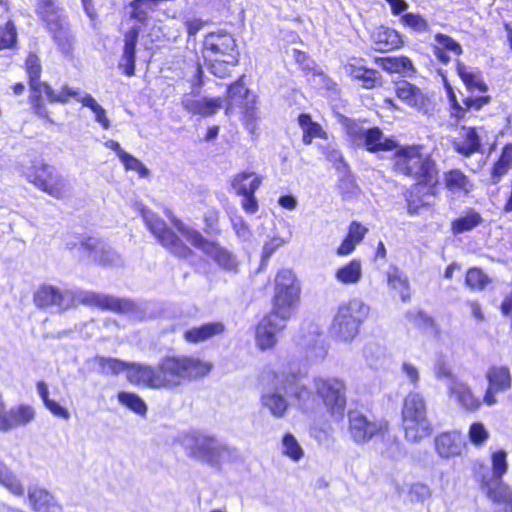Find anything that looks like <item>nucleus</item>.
Listing matches in <instances>:
<instances>
[{
	"mask_svg": "<svg viewBox=\"0 0 512 512\" xmlns=\"http://www.w3.org/2000/svg\"><path fill=\"white\" fill-rule=\"evenodd\" d=\"M163 389H174L185 381L203 378L212 365L190 356H166L159 361Z\"/></svg>",
	"mask_w": 512,
	"mask_h": 512,
	"instance_id": "nucleus-1",
	"label": "nucleus"
},
{
	"mask_svg": "<svg viewBox=\"0 0 512 512\" xmlns=\"http://www.w3.org/2000/svg\"><path fill=\"white\" fill-rule=\"evenodd\" d=\"M394 169L418 183L432 184L437 181L436 164L420 145L399 148L394 155Z\"/></svg>",
	"mask_w": 512,
	"mask_h": 512,
	"instance_id": "nucleus-2",
	"label": "nucleus"
},
{
	"mask_svg": "<svg viewBox=\"0 0 512 512\" xmlns=\"http://www.w3.org/2000/svg\"><path fill=\"white\" fill-rule=\"evenodd\" d=\"M402 425L405 438L409 442H420L432 433V423L427 417L426 401L420 393L411 392L404 398Z\"/></svg>",
	"mask_w": 512,
	"mask_h": 512,
	"instance_id": "nucleus-3",
	"label": "nucleus"
},
{
	"mask_svg": "<svg viewBox=\"0 0 512 512\" xmlns=\"http://www.w3.org/2000/svg\"><path fill=\"white\" fill-rule=\"evenodd\" d=\"M368 313L369 307L361 300L354 299L340 305L330 328L331 336L344 342L353 340Z\"/></svg>",
	"mask_w": 512,
	"mask_h": 512,
	"instance_id": "nucleus-4",
	"label": "nucleus"
},
{
	"mask_svg": "<svg viewBox=\"0 0 512 512\" xmlns=\"http://www.w3.org/2000/svg\"><path fill=\"white\" fill-rule=\"evenodd\" d=\"M146 227L157 238L159 243L166 248L171 254L179 258H188L193 254V251L175 234V232L168 228L165 221L157 214L147 209L142 204L137 206Z\"/></svg>",
	"mask_w": 512,
	"mask_h": 512,
	"instance_id": "nucleus-5",
	"label": "nucleus"
},
{
	"mask_svg": "<svg viewBox=\"0 0 512 512\" xmlns=\"http://www.w3.org/2000/svg\"><path fill=\"white\" fill-rule=\"evenodd\" d=\"M171 222L187 241L211 257L220 267L228 271H233L237 268L236 258L231 252L217 243L208 241L199 231L186 226L181 220L173 217Z\"/></svg>",
	"mask_w": 512,
	"mask_h": 512,
	"instance_id": "nucleus-6",
	"label": "nucleus"
},
{
	"mask_svg": "<svg viewBox=\"0 0 512 512\" xmlns=\"http://www.w3.org/2000/svg\"><path fill=\"white\" fill-rule=\"evenodd\" d=\"M313 389L316 391L321 407L336 418L343 416L346 408V385L338 378L316 377L313 379Z\"/></svg>",
	"mask_w": 512,
	"mask_h": 512,
	"instance_id": "nucleus-7",
	"label": "nucleus"
},
{
	"mask_svg": "<svg viewBox=\"0 0 512 512\" xmlns=\"http://www.w3.org/2000/svg\"><path fill=\"white\" fill-rule=\"evenodd\" d=\"M27 179L38 189L57 199H63L69 192L68 180L55 167L46 163L34 165L28 171Z\"/></svg>",
	"mask_w": 512,
	"mask_h": 512,
	"instance_id": "nucleus-8",
	"label": "nucleus"
},
{
	"mask_svg": "<svg viewBox=\"0 0 512 512\" xmlns=\"http://www.w3.org/2000/svg\"><path fill=\"white\" fill-rule=\"evenodd\" d=\"M300 285L290 269L280 270L275 278L273 308L292 314L299 301Z\"/></svg>",
	"mask_w": 512,
	"mask_h": 512,
	"instance_id": "nucleus-9",
	"label": "nucleus"
},
{
	"mask_svg": "<svg viewBox=\"0 0 512 512\" xmlns=\"http://www.w3.org/2000/svg\"><path fill=\"white\" fill-rule=\"evenodd\" d=\"M187 448L194 458L217 466L229 454V447L212 436L195 434L187 439Z\"/></svg>",
	"mask_w": 512,
	"mask_h": 512,
	"instance_id": "nucleus-10",
	"label": "nucleus"
},
{
	"mask_svg": "<svg viewBox=\"0 0 512 512\" xmlns=\"http://www.w3.org/2000/svg\"><path fill=\"white\" fill-rule=\"evenodd\" d=\"M235 39L231 34L218 32L205 36L202 47L204 61H218L226 58V63H238Z\"/></svg>",
	"mask_w": 512,
	"mask_h": 512,
	"instance_id": "nucleus-11",
	"label": "nucleus"
},
{
	"mask_svg": "<svg viewBox=\"0 0 512 512\" xmlns=\"http://www.w3.org/2000/svg\"><path fill=\"white\" fill-rule=\"evenodd\" d=\"M68 249L79 248L82 252L88 254L93 262L103 266L118 265L120 256L103 240L93 237H77L76 241H67Z\"/></svg>",
	"mask_w": 512,
	"mask_h": 512,
	"instance_id": "nucleus-12",
	"label": "nucleus"
},
{
	"mask_svg": "<svg viewBox=\"0 0 512 512\" xmlns=\"http://www.w3.org/2000/svg\"><path fill=\"white\" fill-rule=\"evenodd\" d=\"M291 314L273 311L266 315L256 328V344L261 350L272 348L277 342V334L282 331Z\"/></svg>",
	"mask_w": 512,
	"mask_h": 512,
	"instance_id": "nucleus-13",
	"label": "nucleus"
},
{
	"mask_svg": "<svg viewBox=\"0 0 512 512\" xmlns=\"http://www.w3.org/2000/svg\"><path fill=\"white\" fill-rule=\"evenodd\" d=\"M386 428V424L368 419L361 411L348 412V432L356 444L369 442Z\"/></svg>",
	"mask_w": 512,
	"mask_h": 512,
	"instance_id": "nucleus-14",
	"label": "nucleus"
},
{
	"mask_svg": "<svg viewBox=\"0 0 512 512\" xmlns=\"http://www.w3.org/2000/svg\"><path fill=\"white\" fill-rule=\"evenodd\" d=\"M476 478L479 482L480 490L490 501L501 507L512 503V491L510 488L503 482L502 478L490 477L487 466H479Z\"/></svg>",
	"mask_w": 512,
	"mask_h": 512,
	"instance_id": "nucleus-15",
	"label": "nucleus"
},
{
	"mask_svg": "<svg viewBox=\"0 0 512 512\" xmlns=\"http://www.w3.org/2000/svg\"><path fill=\"white\" fill-rule=\"evenodd\" d=\"M74 304L76 302L86 306L98 307L111 311L126 313L134 310V303L128 299H120L93 291H73Z\"/></svg>",
	"mask_w": 512,
	"mask_h": 512,
	"instance_id": "nucleus-16",
	"label": "nucleus"
},
{
	"mask_svg": "<svg viewBox=\"0 0 512 512\" xmlns=\"http://www.w3.org/2000/svg\"><path fill=\"white\" fill-rule=\"evenodd\" d=\"M284 392L303 413H316L321 410V402L313 387H306L298 382L295 377L286 378Z\"/></svg>",
	"mask_w": 512,
	"mask_h": 512,
	"instance_id": "nucleus-17",
	"label": "nucleus"
},
{
	"mask_svg": "<svg viewBox=\"0 0 512 512\" xmlns=\"http://www.w3.org/2000/svg\"><path fill=\"white\" fill-rule=\"evenodd\" d=\"M34 303L39 308L55 307L63 312L74 305L73 291L61 290L52 285H42L35 292Z\"/></svg>",
	"mask_w": 512,
	"mask_h": 512,
	"instance_id": "nucleus-18",
	"label": "nucleus"
},
{
	"mask_svg": "<svg viewBox=\"0 0 512 512\" xmlns=\"http://www.w3.org/2000/svg\"><path fill=\"white\" fill-rule=\"evenodd\" d=\"M35 418V410L30 405H18L6 410L3 400L0 402V431L8 432L26 426Z\"/></svg>",
	"mask_w": 512,
	"mask_h": 512,
	"instance_id": "nucleus-19",
	"label": "nucleus"
},
{
	"mask_svg": "<svg viewBox=\"0 0 512 512\" xmlns=\"http://www.w3.org/2000/svg\"><path fill=\"white\" fill-rule=\"evenodd\" d=\"M285 380H277L273 387L265 389L261 394V404L275 418H283L289 408V402L284 392Z\"/></svg>",
	"mask_w": 512,
	"mask_h": 512,
	"instance_id": "nucleus-20",
	"label": "nucleus"
},
{
	"mask_svg": "<svg viewBox=\"0 0 512 512\" xmlns=\"http://www.w3.org/2000/svg\"><path fill=\"white\" fill-rule=\"evenodd\" d=\"M127 378L132 384L152 389H163L159 365L154 368L145 364L131 363Z\"/></svg>",
	"mask_w": 512,
	"mask_h": 512,
	"instance_id": "nucleus-21",
	"label": "nucleus"
},
{
	"mask_svg": "<svg viewBox=\"0 0 512 512\" xmlns=\"http://www.w3.org/2000/svg\"><path fill=\"white\" fill-rule=\"evenodd\" d=\"M27 498L34 512H63L62 505L47 489L33 485L28 488Z\"/></svg>",
	"mask_w": 512,
	"mask_h": 512,
	"instance_id": "nucleus-22",
	"label": "nucleus"
},
{
	"mask_svg": "<svg viewBox=\"0 0 512 512\" xmlns=\"http://www.w3.org/2000/svg\"><path fill=\"white\" fill-rule=\"evenodd\" d=\"M434 445L439 457L448 459L462 454L465 441L460 432L450 431L438 435L434 440Z\"/></svg>",
	"mask_w": 512,
	"mask_h": 512,
	"instance_id": "nucleus-23",
	"label": "nucleus"
},
{
	"mask_svg": "<svg viewBox=\"0 0 512 512\" xmlns=\"http://www.w3.org/2000/svg\"><path fill=\"white\" fill-rule=\"evenodd\" d=\"M447 387L450 397L465 410L475 411L480 407L481 401L474 396L467 383L460 381L457 378H451Z\"/></svg>",
	"mask_w": 512,
	"mask_h": 512,
	"instance_id": "nucleus-24",
	"label": "nucleus"
},
{
	"mask_svg": "<svg viewBox=\"0 0 512 512\" xmlns=\"http://www.w3.org/2000/svg\"><path fill=\"white\" fill-rule=\"evenodd\" d=\"M181 103L188 112L204 117L215 114L223 105L221 98H197L189 94L183 96Z\"/></svg>",
	"mask_w": 512,
	"mask_h": 512,
	"instance_id": "nucleus-25",
	"label": "nucleus"
},
{
	"mask_svg": "<svg viewBox=\"0 0 512 512\" xmlns=\"http://www.w3.org/2000/svg\"><path fill=\"white\" fill-rule=\"evenodd\" d=\"M139 33L140 28L133 26L124 35V48L119 62V68H123L127 76H133L135 74L136 45Z\"/></svg>",
	"mask_w": 512,
	"mask_h": 512,
	"instance_id": "nucleus-26",
	"label": "nucleus"
},
{
	"mask_svg": "<svg viewBox=\"0 0 512 512\" xmlns=\"http://www.w3.org/2000/svg\"><path fill=\"white\" fill-rule=\"evenodd\" d=\"M249 96V90L242 83L241 79L231 84L227 91L226 114L232 112L235 108H240L249 117H252L253 112L251 110L253 107L249 105Z\"/></svg>",
	"mask_w": 512,
	"mask_h": 512,
	"instance_id": "nucleus-27",
	"label": "nucleus"
},
{
	"mask_svg": "<svg viewBox=\"0 0 512 512\" xmlns=\"http://www.w3.org/2000/svg\"><path fill=\"white\" fill-rule=\"evenodd\" d=\"M397 146V142L393 138L385 137L379 127H372L366 130L359 147H364L368 152L377 153L392 151Z\"/></svg>",
	"mask_w": 512,
	"mask_h": 512,
	"instance_id": "nucleus-28",
	"label": "nucleus"
},
{
	"mask_svg": "<svg viewBox=\"0 0 512 512\" xmlns=\"http://www.w3.org/2000/svg\"><path fill=\"white\" fill-rule=\"evenodd\" d=\"M47 28L52 33L53 39L61 53L65 56L70 55L73 50L74 36L66 17L55 21V25H47Z\"/></svg>",
	"mask_w": 512,
	"mask_h": 512,
	"instance_id": "nucleus-29",
	"label": "nucleus"
},
{
	"mask_svg": "<svg viewBox=\"0 0 512 512\" xmlns=\"http://www.w3.org/2000/svg\"><path fill=\"white\" fill-rule=\"evenodd\" d=\"M372 43L374 50L386 52L398 48L402 40L397 31L380 26L372 32Z\"/></svg>",
	"mask_w": 512,
	"mask_h": 512,
	"instance_id": "nucleus-30",
	"label": "nucleus"
},
{
	"mask_svg": "<svg viewBox=\"0 0 512 512\" xmlns=\"http://www.w3.org/2000/svg\"><path fill=\"white\" fill-rule=\"evenodd\" d=\"M426 185L427 184L423 185V183H417L406 194L408 213L412 216L418 214L420 208L431 204L433 195L430 193V188Z\"/></svg>",
	"mask_w": 512,
	"mask_h": 512,
	"instance_id": "nucleus-31",
	"label": "nucleus"
},
{
	"mask_svg": "<svg viewBox=\"0 0 512 512\" xmlns=\"http://www.w3.org/2000/svg\"><path fill=\"white\" fill-rule=\"evenodd\" d=\"M224 330L225 327L222 322H210L186 330L184 332V339L189 343L197 344L222 334Z\"/></svg>",
	"mask_w": 512,
	"mask_h": 512,
	"instance_id": "nucleus-32",
	"label": "nucleus"
},
{
	"mask_svg": "<svg viewBox=\"0 0 512 512\" xmlns=\"http://www.w3.org/2000/svg\"><path fill=\"white\" fill-rule=\"evenodd\" d=\"M261 183L262 177L254 172H241L234 176L231 185L238 195L243 196L255 194Z\"/></svg>",
	"mask_w": 512,
	"mask_h": 512,
	"instance_id": "nucleus-33",
	"label": "nucleus"
},
{
	"mask_svg": "<svg viewBox=\"0 0 512 512\" xmlns=\"http://www.w3.org/2000/svg\"><path fill=\"white\" fill-rule=\"evenodd\" d=\"M486 377L489 382V386H491L496 392H503L511 387V374L509 369L505 366L491 367L488 370Z\"/></svg>",
	"mask_w": 512,
	"mask_h": 512,
	"instance_id": "nucleus-34",
	"label": "nucleus"
},
{
	"mask_svg": "<svg viewBox=\"0 0 512 512\" xmlns=\"http://www.w3.org/2000/svg\"><path fill=\"white\" fill-rule=\"evenodd\" d=\"M0 485L18 497H22L25 493L21 480L2 460H0Z\"/></svg>",
	"mask_w": 512,
	"mask_h": 512,
	"instance_id": "nucleus-35",
	"label": "nucleus"
},
{
	"mask_svg": "<svg viewBox=\"0 0 512 512\" xmlns=\"http://www.w3.org/2000/svg\"><path fill=\"white\" fill-rule=\"evenodd\" d=\"M388 285L397 291L403 302L410 299L409 281L404 272L397 267H391L387 273Z\"/></svg>",
	"mask_w": 512,
	"mask_h": 512,
	"instance_id": "nucleus-36",
	"label": "nucleus"
},
{
	"mask_svg": "<svg viewBox=\"0 0 512 512\" xmlns=\"http://www.w3.org/2000/svg\"><path fill=\"white\" fill-rule=\"evenodd\" d=\"M335 278L342 284H357L362 278V265L360 260L354 259L340 267L335 273Z\"/></svg>",
	"mask_w": 512,
	"mask_h": 512,
	"instance_id": "nucleus-37",
	"label": "nucleus"
},
{
	"mask_svg": "<svg viewBox=\"0 0 512 512\" xmlns=\"http://www.w3.org/2000/svg\"><path fill=\"white\" fill-rule=\"evenodd\" d=\"M382 68L390 73H399L404 76H411L415 69L408 57H386L380 59Z\"/></svg>",
	"mask_w": 512,
	"mask_h": 512,
	"instance_id": "nucleus-38",
	"label": "nucleus"
},
{
	"mask_svg": "<svg viewBox=\"0 0 512 512\" xmlns=\"http://www.w3.org/2000/svg\"><path fill=\"white\" fill-rule=\"evenodd\" d=\"M483 219L480 213L477 211L470 209L464 215L455 219L451 224L452 232L456 234H461L467 231H471L478 225L482 223Z\"/></svg>",
	"mask_w": 512,
	"mask_h": 512,
	"instance_id": "nucleus-39",
	"label": "nucleus"
},
{
	"mask_svg": "<svg viewBox=\"0 0 512 512\" xmlns=\"http://www.w3.org/2000/svg\"><path fill=\"white\" fill-rule=\"evenodd\" d=\"M26 71L29 77L31 91L34 93H42L43 85H46L47 83L40 81L42 67L37 55L29 54L26 59Z\"/></svg>",
	"mask_w": 512,
	"mask_h": 512,
	"instance_id": "nucleus-40",
	"label": "nucleus"
},
{
	"mask_svg": "<svg viewBox=\"0 0 512 512\" xmlns=\"http://www.w3.org/2000/svg\"><path fill=\"white\" fill-rule=\"evenodd\" d=\"M36 13L47 25H55V21L65 17L60 13L55 0H36Z\"/></svg>",
	"mask_w": 512,
	"mask_h": 512,
	"instance_id": "nucleus-41",
	"label": "nucleus"
},
{
	"mask_svg": "<svg viewBox=\"0 0 512 512\" xmlns=\"http://www.w3.org/2000/svg\"><path fill=\"white\" fill-rule=\"evenodd\" d=\"M397 96L405 103L416 107L422 103V93L416 86L407 81H401L396 87Z\"/></svg>",
	"mask_w": 512,
	"mask_h": 512,
	"instance_id": "nucleus-42",
	"label": "nucleus"
},
{
	"mask_svg": "<svg viewBox=\"0 0 512 512\" xmlns=\"http://www.w3.org/2000/svg\"><path fill=\"white\" fill-rule=\"evenodd\" d=\"M42 93H45L47 99L52 103L59 102L64 104L69 101L70 97H74L76 100L81 97L79 89H73L68 86H64L61 91L56 93L48 84H46L43 85Z\"/></svg>",
	"mask_w": 512,
	"mask_h": 512,
	"instance_id": "nucleus-43",
	"label": "nucleus"
},
{
	"mask_svg": "<svg viewBox=\"0 0 512 512\" xmlns=\"http://www.w3.org/2000/svg\"><path fill=\"white\" fill-rule=\"evenodd\" d=\"M480 148V140L474 128L465 129V139L461 143L456 144L457 152L469 156L478 151Z\"/></svg>",
	"mask_w": 512,
	"mask_h": 512,
	"instance_id": "nucleus-44",
	"label": "nucleus"
},
{
	"mask_svg": "<svg viewBox=\"0 0 512 512\" xmlns=\"http://www.w3.org/2000/svg\"><path fill=\"white\" fill-rule=\"evenodd\" d=\"M119 402L128 407L133 412L139 415H145L147 412V406L142 398H140L137 394L129 393V392H120L118 394Z\"/></svg>",
	"mask_w": 512,
	"mask_h": 512,
	"instance_id": "nucleus-45",
	"label": "nucleus"
},
{
	"mask_svg": "<svg viewBox=\"0 0 512 512\" xmlns=\"http://www.w3.org/2000/svg\"><path fill=\"white\" fill-rule=\"evenodd\" d=\"M283 454L298 462L303 457V449L291 433H286L282 439Z\"/></svg>",
	"mask_w": 512,
	"mask_h": 512,
	"instance_id": "nucleus-46",
	"label": "nucleus"
},
{
	"mask_svg": "<svg viewBox=\"0 0 512 512\" xmlns=\"http://www.w3.org/2000/svg\"><path fill=\"white\" fill-rule=\"evenodd\" d=\"M446 185L449 189L469 191L471 188L470 181L467 176L464 175L460 170H451L445 176Z\"/></svg>",
	"mask_w": 512,
	"mask_h": 512,
	"instance_id": "nucleus-47",
	"label": "nucleus"
},
{
	"mask_svg": "<svg viewBox=\"0 0 512 512\" xmlns=\"http://www.w3.org/2000/svg\"><path fill=\"white\" fill-rule=\"evenodd\" d=\"M465 283L470 289L480 291L489 283V278L482 270L470 268L467 271Z\"/></svg>",
	"mask_w": 512,
	"mask_h": 512,
	"instance_id": "nucleus-48",
	"label": "nucleus"
},
{
	"mask_svg": "<svg viewBox=\"0 0 512 512\" xmlns=\"http://www.w3.org/2000/svg\"><path fill=\"white\" fill-rule=\"evenodd\" d=\"M343 125L352 144L356 147L360 146V142L368 128H365L361 123L348 118L344 120Z\"/></svg>",
	"mask_w": 512,
	"mask_h": 512,
	"instance_id": "nucleus-49",
	"label": "nucleus"
},
{
	"mask_svg": "<svg viewBox=\"0 0 512 512\" xmlns=\"http://www.w3.org/2000/svg\"><path fill=\"white\" fill-rule=\"evenodd\" d=\"M507 453L504 450H499L492 454V472L489 470V476L495 478H502L507 472Z\"/></svg>",
	"mask_w": 512,
	"mask_h": 512,
	"instance_id": "nucleus-50",
	"label": "nucleus"
},
{
	"mask_svg": "<svg viewBox=\"0 0 512 512\" xmlns=\"http://www.w3.org/2000/svg\"><path fill=\"white\" fill-rule=\"evenodd\" d=\"M457 72L468 88H477L480 91L486 90L485 84L482 83L473 72L468 71V68L465 64L458 62Z\"/></svg>",
	"mask_w": 512,
	"mask_h": 512,
	"instance_id": "nucleus-51",
	"label": "nucleus"
},
{
	"mask_svg": "<svg viewBox=\"0 0 512 512\" xmlns=\"http://www.w3.org/2000/svg\"><path fill=\"white\" fill-rule=\"evenodd\" d=\"M17 38V33L14 24L9 21L6 25L0 28V50L11 48Z\"/></svg>",
	"mask_w": 512,
	"mask_h": 512,
	"instance_id": "nucleus-52",
	"label": "nucleus"
},
{
	"mask_svg": "<svg viewBox=\"0 0 512 512\" xmlns=\"http://www.w3.org/2000/svg\"><path fill=\"white\" fill-rule=\"evenodd\" d=\"M99 362L104 371L114 375H117L123 371L128 372L129 366L131 365V363H126L118 359L104 357H101Z\"/></svg>",
	"mask_w": 512,
	"mask_h": 512,
	"instance_id": "nucleus-53",
	"label": "nucleus"
},
{
	"mask_svg": "<svg viewBox=\"0 0 512 512\" xmlns=\"http://www.w3.org/2000/svg\"><path fill=\"white\" fill-rule=\"evenodd\" d=\"M127 170L136 171L140 177L144 178L149 175L148 168L137 158L129 153L123 154L120 159Z\"/></svg>",
	"mask_w": 512,
	"mask_h": 512,
	"instance_id": "nucleus-54",
	"label": "nucleus"
},
{
	"mask_svg": "<svg viewBox=\"0 0 512 512\" xmlns=\"http://www.w3.org/2000/svg\"><path fill=\"white\" fill-rule=\"evenodd\" d=\"M401 21L416 32H425L428 30L427 21L419 14L406 13L401 17Z\"/></svg>",
	"mask_w": 512,
	"mask_h": 512,
	"instance_id": "nucleus-55",
	"label": "nucleus"
},
{
	"mask_svg": "<svg viewBox=\"0 0 512 512\" xmlns=\"http://www.w3.org/2000/svg\"><path fill=\"white\" fill-rule=\"evenodd\" d=\"M210 72L219 77L223 78L230 73L231 67H234L237 63H226V58L218 59V61H205Z\"/></svg>",
	"mask_w": 512,
	"mask_h": 512,
	"instance_id": "nucleus-56",
	"label": "nucleus"
},
{
	"mask_svg": "<svg viewBox=\"0 0 512 512\" xmlns=\"http://www.w3.org/2000/svg\"><path fill=\"white\" fill-rule=\"evenodd\" d=\"M488 436L489 433L487 429L480 422L473 423L469 428V439L474 445H482L484 442H486Z\"/></svg>",
	"mask_w": 512,
	"mask_h": 512,
	"instance_id": "nucleus-57",
	"label": "nucleus"
},
{
	"mask_svg": "<svg viewBox=\"0 0 512 512\" xmlns=\"http://www.w3.org/2000/svg\"><path fill=\"white\" fill-rule=\"evenodd\" d=\"M289 240L288 238H282L275 236L268 242H266L263 246V252H262V265L266 264V262L269 260V258L274 254V252L283 246L285 243H287Z\"/></svg>",
	"mask_w": 512,
	"mask_h": 512,
	"instance_id": "nucleus-58",
	"label": "nucleus"
},
{
	"mask_svg": "<svg viewBox=\"0 0 512 512\" xmlns=\"http://www.w3.org/2000/svg\"><path fill=\"white\" fill-rule=\"evenodd\" d=\"M431 496V490L428 485L415 483L409 491L410 500L413 502H423Z\"/></svg>",
	"mask_w": 512,
	"mask_h": 512,
	"instance_id": "nucleus-59",
	"label": "nucleus"
},
{
	"mask_svg": "<svg viewBox=\"0 0 512 512\" xmlns=\"http://www.w3.org/2000/svg\"><path fill=\"white\" fill-rule=\"evenodd\" d=\"M435 40L443 50L446 49L456 55H460L462 53L460 44L448 35L438 33L435 35Z\"/></svg>",
	"mask_w": 512,
	"mask_h": 512,
	"instance_id": "nucleus-60",
	"label": "nucleus"
},
{
	"mask_svg": "<svg viewBox=\"0 0 512 512\" xmlns=\"http://www.w3.org/2000/svg\"><path fill=\"white\" fill-rule=\"evenodd\" d=\"M362 82V87L365 89H372L377 85H381V75L378 71L367 69V73L359 79Z\"/></svg>",
	"mask_w": 512,
	"mask_h": 512,
	"instance_id": "nucleus-61",
	"label": "nucleus"
},
{
	"mask_svg": "<svg viewBox=\"0 0 512 512\" xmlns=\"http://www.w3.org/2000/svg\"><path fill=\"white\" fill-rule=\"evenodd\" d=\"M233 229L242 240H248L251 236L250 229L242 217L236 216L232 219Z\"/></svg>",
	"mask_w": 512,
	"mask_h": 512,
	"instance_id": "nucleus-62",
	"label": "nucleus"
},
{
	"mask_svg": "<svg viewBox=\"0 0 512 512\" xmlns=\"http://www.w3.org/2000/svg\"><path fill=\"white\" fill-rule=\"evenodd\" d=\"M367 232V228L360 223L353 221L349 226L347 237L353 240L356 244L360 243Z\"/></svg>",
	"mask_w": 512,
	"mask_h": 512,
	"instance_id": "nucleus-63",
	"label": "nucleus"
},
{
	"mask_svg": "<svg viewBox=\"0 0 512 512\" xmlns=\"http://www.w3.org/2000/svg\"><path fill=\"white\" fill-rule=\"evenodd\" d=\"M510 167H508L506 164L502 163L500 160H498L493 167L491 168L490 172V181L493 184H497L503 175H505L509 171Z\"/></svg>",
	"mask_w": 512,
	"mask_h": 512,
	"instance_id": "nucleus-64",
	"label": "nucleus"
}]
</instances>
